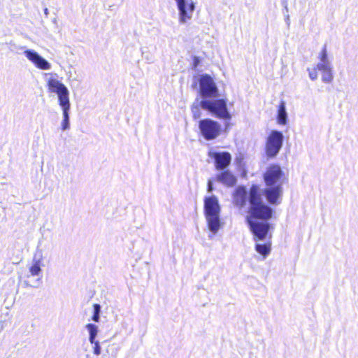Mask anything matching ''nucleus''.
<instances>
[{
  "label": "nucleus",
  "instance_id": "8",
  "mask_svg": "<svg viewBox=\"0 0 358 358\" xmlns=\"http://www.w3.org/2000/svg\"><path fill=\"white\" fill-rule=\"evenodd\" d=\"M284 140L281 131L273 130L267 138L266 143V153L268 157H275L280 152Z\"/></svg>",
  "mask_w": 358,
  "mask_h": 358
},
{
  "label": "nucleus",
  "instance_id": "25",
  "mask_svg": "<svg viewBox=\"0 0 358 358\" xmlns=\"http://www.w3.org/2000/svg\"><path fill=\"white\" fill-rule=\"evenodd\" d=\"M15 49H17V50H23L24 49V47H18V48H15Z\"/></svg>",
  "mask_w": 358,
  "mask_h": 358
},
{
  "label": "nucleus",
  "instance_id": "23",
  "mask_svg": "<svg viewBox=\"0 0 358 358\" xmlns=\"http://www.w3.org/2000/svg\"><path fill=\"white\" fill-rule=\"evenodd\" d=\"M199 63V59L198 57H195L194 59V65L196 67Z\"/></svg>",
  "mask_w": 358,
  "mask_h": 358
},
{
  "label": "nucleus",
  "instance_id": "11",
  "mask_svg": "<svg viewBox=\"0 0 358 358\" xmlns=\"http://www.w3.org/2000/svg\"><path fill=\"white\" fill-rule=\"evenodd\" d=\"M208 157L214 160L215 169L218 171L226 170L231 161V156L228 152L210 150Z\"/></svg>",
  "mask_w": 358,
  "mask_h": 358
},
{
  "label": "nucleus",
  "instance_id": "2",
  "mask_svg": "<svg viewBox=\"0 0 358 358\" xmlns=\"http://www.w3.org/2000/svg\"><path fill=\"white\" fill-rule=\"evenodd\" d=\"M201 108L208 111L217 118L224 120L231 119V115L227 108V100L224 99H196L191 107L193 118L196 120L201 117Z\"/></svg>",
  "mask_w": 358,
  "mask_h": 358
},
{
  "label": "nucleus",
  "instance_id": "7",
  "mask_svg": "<svg viewBox=\"0 0 358 358\" xmlns=\"http://www.w3.org/2000/svg\"><path fill=\"white\" fill-rule=\"evenodd\" d=\"M320 62L317 64L318 71H322V81L324 83H331L334 79L333 66L328 59L326 45H324L319 55Z\"/></svg>",
  "mask_w": 358,
  "mask_h": 358
},
{
  "label": "nucleus",
  "instance_id": "21",
  "mask_svg": "<svg viewBox=\"0 0 358 358\" xmlns=\"http://www.w3.org/2000/svg\"><path fill=\"white\" fill-rule=\"evenodd\" d=\"M317 70H318L316 68L310 70V69H308V71L309 72V77L312 80H315L317 78Z\"/></svg>",
  "mask_w": 358,
  "mask_h": 358
},
{
  "label": "nucleus",
  "instance_id": "19",
  "mask_svg": "<svg viewBox=\"0 0 358 358\" xmlns=\"http://www.w3.org/2000/svg\"><path fill=\"white\" fill-rule=\"evenodd\" d=\"M93 315L92 317V320L95 322H99L100 320V314L101 312V307L98 303H94L93 305Z\"/></svg>",
  "mask_w": 358,
  "mask_h": 358
},
{
  "label": "nucleus",
  "instance_id": "6",
  "mask_svg": "<svg viewBox=\"0 0 358 358\" xmlns=\"http://www.w3.org/2000/svg\"><path fill=\"white\" fill-rule=\"evenodd\" d=\"M199 94L203 99L217 98L220 96L218 88L213 79L208 75H202L199 80Z\"/></svg>",
  "mask_w": 358,
  "mask_h": 358
},
{
  "label": "nucleus",
  "instance_id": "16",
  "mask_svg": "<svg viewBox=\"0 0 358 358\" xmlns=\"http://www.w3.org/2000/svg\"><path fill=\"white\" fill-rule=\"evenodd\" d=\"M277 120L280 124L285 125L287 120V113L286 110L285 102L281 101L278 110Z\"/></svg>",
  "mask_w": 358,
  "mask_h": 358
},
{
  "label": "nucleus",
  "instance_id": "18",
  "mask_svg": "<svg viewBox=\"0 0 358 358\" xmlns=\"http://www.w3.org/2000/svg\"><path fill=\"white\" fill-rule=\"evenodd\" d=\"M89 332L90 343H94L98 334V327L92 323H89L85 326Z\"/></svg>",
  "mask_w": 358,
  "mask_h": 358
},
{
  "label": "nucleus",
  "instance_id": "3",
  "mask_svg": "<svg viewBox=\"0 0 358 358\" xmlns=\"http://www.w3.org/2000/svg\"><path fill=\"white\" fill-rule=\"evenodd\" d=\"M48 92L57 94L58 103L62 110L63 120L61 122L62 131L70 129L71 102L69 99V90L67 87L56 78L50 77L47 79Z\"/></svg>",
  "mask_w": 358,
  "mask_h": 358
},
{
  "label": "nucleus",
  "instance_id": "26",
  "mask_svg": "<svg viewBox=\"0 0 358 358\" xmlns=\"http://www.w3.org/2000/svg\"><path fill=\"white\" fill-rule=\"evenodd\" d=\"M24 283L26 286H31L27 281H24Z\"/></svg>",
  "mask_w": 358,
  "mask_h": 358
},
{
  "label": "nucleus",
  "instance_id": "9",
  "mask_svg": "<svg viewBox=\"0 0 358 358\" xmlns=\"http://www.w3.org/2000/svg\"><path fill=\"white\" fill-rule=\"evenodd\" d=\"M178 10V20L180 24H185L191 20L196 6L193 0H174Z\"/></svg>",
  "mask_w": 358,
  "mask_h": 358
},
{
  "label": "nucleus",
  "instance_id": "17",
  "mask_svg": "<svg viewBox=\"0 0 358 358\" xmlns=\"http://www.w3.org/2000/svg\"><path fill=\"white\" fill-rule=\"evenodd\" d=\"M255 250L260 255H262L264 258H266L271 252V243H257L255 245Z\"/></svg>",
  "mask_w": 358,
  "mask_h": 358
},
{
  "label": "nucleus",
  "instance_id": "4",
  "mask_svg": "<svg viewBox=\"0 0 358 358\" xmlns=\"http://www.w3.org/2000/svg\"><path fill=\"white\" fill-rule=\"evenodd\" d=\"M220 206L217 198L213 195L204 199V214L208 229L215 235L220 228Z\"/></svg>",
  "mask_w": 358,
  "mask_h": 358
},
{
  "label": "nucleus",
  "instance_id": "12",
  "mask_svg": "<svg viewBox=\"0 0 358 358\" xmlns=\"http://www.w3.org/2000/svg\"><path fill=\"white\" fill-rule=\"evenodd\" d=\"M25 57L31 61L34 65L40 69L48 70L51 68V64L45 58L41 57L34 50H26L24 51Z\"/></svg>",
  "mask_w": 358,
  "mask_h": 358
},
{
  "label": "nucleus",
  "instance_id": "15",
  "mask_svg": "<svg viewBox=\"0 0 358 358\" xmlns=\"http://www.w3.org/2000/svg\"><path fill=\"white\" fill-rule=\"evenodd\" d=\"M42 258L41 257L38 259H36V257H34L32 261V264L29 268V271L30 275H27V278L29 276H38V278L36 280V282L38 284L41 282V277H42Z\"/></svg>",
  "mask_w": 358,
  "mask_h": 358
},
{
  "label": "nucleus",
  "instance_id": "20",
  "mask_svg": "<svg viewBox=\"0 0 358 358\" xmlns=\"http://www.w3.org/2000/svg\"><path fill=\"white\" fill-rule=\"evenodd\" d=\"M94 345L93 346V352L95 355H99L101 352V347L100 345V343L98 341H94V343H90Z\"/></svg>",
  "mask_w": 358,
  "mask_h": 358
},
{
  "label": "nucleus",
  "instance_id": "13",
  "mask_svg": "<svg viewBox=\"0 0 358 358\" xmlns=\"http://www.w3.org/2000/svg\"><path fill=\"white\" fill-rule=\"evenodd\" d=\"M247 196H248V192L246 187L238 186L233 194L234 204L240 209L243 208L246 204Z\"/></svg>",
  "mask_w": 358,
  "mask_h": 358
},
{
  "label": "nucleus",
  "instance_id": "14",
  "mask_svg": "<svg viewBox=\"0 0 358 358\" xmlns=\"http://www.w3.org/2000/svg\"><path fill=\"white\" fill-rule=\"evenodd\" d=\"M215 180L227 187H233L237 182L236 176L229 170H223L216 175Z\"/></svg>",
  "mask_w": 358,
  "mask_h": 358
},
{
  "label": "nucleus",
  "instance_id": "10",
  "mask_svg": "<svg viewBox=\"0 0 358 358\" xmlns=\"http://www.w3.org/2000/svg\"><path fill=\"white\" fill-rule=\"evenodd\" d=\"M283 172L280 166L276 164L271 165L267 168L264 174V180L266 185H280L282 186Z\"/></svg>",
  "mask_w": 358,
  "mask_h": 358
},
{
  "label": "nucleus",
  "instance_id": "24",
  "mask_svg": "<svg viewBox=\"0 0 358 358\" xmlns=\"http://www.w3.org/2000/svg\"><path fill=\"white\" fill-rule=\"evenodd\" d=\"M289 15H288V16L287 17V18H286V22H287V24L288 25H289Z\"/></svg>",
  "mask_w": 358,
  "mask_h": 358
},
{
  "label": "nucleus",
  "instance_id": "1",
  "mask_svg": "<svg viewBox=\"0 0 358 358\" xmlns=\"http://www.w3.org/2000/svg\"><path fill=\"white\" fill-rule=\"evenodd\" d=\"M262 196L270 205L278 206L282 200L283 187L280 185H266L262 189L256 184L250 187L248 215L245 219L255 241L266 239L271 228L268 221L272 217L273 210L264 202Z\"/></svg>",
  "mask_w": 358,
  "mask_h": 358
},
{
  "label": "nucleus",
  "instance_id": "5",
  "mask_svg": "<svg viewBox=\"0 0 358 358\" xmlns=\"http://www.w3.org/2000/svg\"><path fill=\"white\" fill-rule=\"evenodd\" d=\"M199 129L201 136L206 141L215 139L221 132V125L211 119H203L199 122Z\"/></svg>",
  "mask_w": 358,
  "mask_h": 358
},
{
  "label": "nucleus",
  "instance_id": "27",
  "mask_svg": "<svg viewBox=\"0 0 358 358\" xmlns=\"http://www.w3.org/2000/svg\"><path fill=\"white\" fill-rule=\"evenodd\" d=\"M45 13H48V9L47 8L45 9Z\"/></svg>",
  "mask_w": 358,
  "mask_h": 358
},
{
  "label": "nucleus",
  "instance_id": "22",
  "mask_svg": "<svg viewBox=\"0 0 358 358\" xmlns=\"http://www.w3.org/2000/svg\"><path fill=\"white\" fill-rule=\"evenodd\" d=\"M213 182L211 179H209L207 182V191L208 193H211L213 191Z\"/></svg>",
  "mask_w": 358,
  "mask_h": 358
}]
</instances>
